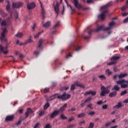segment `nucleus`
I'll return each instance as SVG.
<instances>
[{
    "instance_id": "obj_1",
    "label": "nucleus",
    "mask_w": 128,
    "mask_h": 128,
    "mask_svg": "<svg viewBox=\"0 0 128 128\" xmlns=\"http://www.w3.org/2000/svg\"><path fill=\"white\" fill-rule=\"evenodd\" d=\"M1 26H2V30H3L2 34V36L0 37V40L2 42H5L6 46L5 47H2V45H0V52H2L4 54H6L8 52V40L6 38V34L8 33V30H6V27L8 26V22L6 20H4L1 23Z\"/></svg>"
},
{
    "instance_id": "obj_2",
    "label": "nucleus",
    "mask_w": 128,
    "mask_h": 128,
    "mask_svg": "<svg viewBox=\"0 0 128 128\" xmlns=\"http://www.w3.org/2000/svg\"><path fill=\"white\" fill-rule=\"evenodd\" d=\"M112 4V3L109 2L101 8V10H104V11L100 15H98V18H101L102 20H104V18H106L104 14H106V12H108V8H110V6H111Z\"/></svg>"
},
{
    "instance_id": "obj_3",
    "label": "nucleus",
    "mask_w": 128,
    "mask_h": 128,
    "mask_svg": "<svg viewBox=\"0 0 128 128\" xmlns=\"http://www.w3.org/2000/svg\"><path fill=\"white\" fill-rule=\"evenodd\" d=\"M110 88H112V85H109L106 87L102 86L100 88L101 92L100 94V96H105L106 94H108L110 92Z\"/></svg>"
},
{
    "instance_id": "obj_4",
    "label": "nucleus",
    "mask_w": 128,
    "mask_h": 128,
    "mask_svg": "<svg viewBox=\"0 0 128 128\" xmlns=\"http://www.w3.org/2000/svg\"><path fill=\"white\" fill-rule=\"evenodd\" d=\"M117 84H120L122 88H126L128 86V80H122L116 82Z\"/></svg>"
},
{
    "instance_id": "obj_5",
    "label": "nucleus",
    "mask_w": 128,
    "mask_h": 128,
    "mask_svg": "<svg viewBox=\"0 0 128 128\" xmlns=\"http://www.w3.org/2000/svg\"><path fill=\"white\" fill-rule=\"evenodd\" d=\"M120 58V56H112L110 59L111 62L108 63V66H112V64H116Z\"/></svg>"
},
{
    "instance_id": "obj_6",
    "label": "nucleus",
    "mask_w": 128,
    "mask_h": 128,
    "mask_svg": "<svg viewBox=\"0 0 128 128\" xmlns=\"http://www.w3.org/2000/svg\"><path fill=\"white\" fill-rule=\"evenodd\" d=\"M70 98V94H66V93H64L62 95H59L58 96L57 98L58 100H66Z\"/></svg>"
},
{
    "instance_id": "obj_7",
    "label": "nucleus",
    "mask_w": 128,
    "mask_h": 128,
    "mask_svg": "<svg viewBox=\"0 0 128 128\" xmlns=\"http://www.w3.org/2000/svg\"><path fill=\"white\" fill-rule=\"evenodd\" d=\"M74 48L76 52H80V48H82V47L78 46V44L76 42H74L72 43L71 45L70 46V48Z\"/></svg>"
},
{
    "instance_id": "obj_8",
    "label": "nucleus",
    "mask_w": 128,
    "mask_h": 128,
    "mask_svg": "<svg viewBox=\"0 0 128 128\" xmlns=\"http://www.w3.org/2000/svg\"><path fill=\"white\" fill-rule=\"evenodd\" d=\"M104 29V25L102 26H97V28L90 30L89 32H88V34H92L93 32H100V30H102Z\"/></svg>"
},
{
    "instance_id": "obj_9",
    "label": "nucleus",
    "mask_w": 128,
    "mask_h": 128,
    "mask_svg": "<svg viewBox=\"0 0 128 128\" xmlns=\"http://www.w3.org/2000/svg\"><path fill=\"white\" fill-rule=\"evenodd\" d=\"M60 114V111L58 110H55L52 112L50 114V118H54L58 116Z\"/></svg>"
},
{
    "instance_id": "obj_10",
    "label": "nucleus",
    "mask_w": 128,
    "mask_h": 128,
    "mask_svg": "<svg viewBox=\"0 0 128 128\" xmlns=\"http://www.w3.org/2000/svg\"><path fill=\"white\" fill-rule=\"evenodd\" d=\"M114 26V22H110L109 23L110 27L104 28V26L103 29H102V30H104V32H106V30H112V26Z\"/></svg>"
},
{
    "instance_id": "obj_11",
    "label": "nucleus",
    "mask_w": 128,
    "mask_h": 128,
    "mask_svg": "<svg viewBox=\"0 0 128 128\" xmlns=\"http://www.w3.org/2000/svg\"><path fill=\"white\" fill-rule=\"evenodd\" d=\"M73 4H74V6L76 8H78V10H80V8H82V6L80 4V2H78V0H73Z\"/></svg>"
},
{
    "instance_id": "obj_12",
    "label": "nucleus",
    "mask_w": 128,
    "mask_h": 128,
    "mask_svg": "<svg viewBox=\"0 0 128 128\" xmlns=\"http://www.w3.org/2000/svg\"><path fill=\"white\" fill-rule=\"evenodd\" d=\"M36 8V4L34 2H32L30 4H28L27 5V8L28 10H34Z\"/></svg>"
},
{
    "instance_id": "obj_13",
    "label": "nucleus",
    "mask_w": 128,
    "mask_h": 128,
    "mask_svg": "<svg viewBox=\"0 0 128 128\" xmlns=\"http://www.w3.org/2000/svg\"><path fill=\"white\" fill-rule=\"evenodd\" d=\"M23 4L22 2H15L12 4V6L15 8H20L22 6Z\"/></svg>"
},
{
    "instance_id": "obj_14",
    "label": "nucleus",
    "mask_w": 128,
    "mask_h": 128,
    "mask_svg": "<svg viewBox=\"0 0 128 128\" xmlns=\"http://www.w3.org/2000/svg\"><path fill=\"white\" fill-rule=\"evenodd\" d=\"M14 119V115H9L6 116L5 122H12Z\"/></svg>"
},
{
    "instance_id": "obj_15",
    "label": "nucleus",
    "mask_w": 128,
    "mask_h": 128,
    "mask_svg": "<svg viewBox=\"0 0 128 128\" xmlns=\"http://www.w3.org/2000/svg\"><path fill=\"white\" fill-rule=\"evenodd\" d=\"M60 6V5L58 4V2H56V6H54V10L55 12L57 14V16H58L59 12H60V8H58Z\"/></svg>"
},
{
    "instance_id": "obj_16",
    "label": "nucleus",
    "mask_w": 128,
    "mask_h": 128,
    "mask_svg": "<svg viewBox=\"0 0 128 128\" xmlns=\"http://www.w3.org/2000/svg\"><path fill=\"white\" fill-rule=\"evenodd\" d=\"M64 0L67 4L68 8H70V10H72V12L71 13L72 14H73L74 12L76 11V8H74V7L72 6V5H70V4H68V0Z\"/></svg>"
},
{
    "instance_id": "obj_17",
    "label": "nucleus",
    "mask_w": 128,
    "mask_h": 128,
    "mask_svg": "<svg viewBox=\"0 0 128 128\" xmlns=\"http://www.w3.org/2000/svg\"><path fill=\"white\" fill-rule=\"evenodd\" d=\"M88 94H92L93 96H94L96 94V91L90 90L86 92L84 94V96H88Z\"/></svg>"
},
{
    "instance_id": "obj_18",
    "label": "nucleus",
    "mask_w": 128,
    "mask_h": 128,
    "mask_svg": "<svg viewBox=\"0 0 128 128\" xmlns=\"http://www.w3.org/2000/svg\"><path fill=\"white\" fill-rule=\"evenodd\" d=\"M41 8H42L41 14H42L44 20V18H46V16H44V15L46 14V11H44V7H42V4H41Z\"/></svg>"
},
{
    "instance_id": "obj_19",
    "label": "nucleus",
    "mask_w": 128,
    "mask_h": 128,
    "mask_svg": "<svg viewBox=\"0 0 128 128\" xmlns=\"http://www.w3.org/2000/svg\"><path fill=\"white\" fill-rule=\"evenodd\" d=\"M44 40L43 39H40L38 42V48L40 50L42 48V44H44Z\"/></svg>"
},
{
    "instance_id": "obj_20",
    "label": "nucleus",
    "mask_w": 128,
    "mask_h": 128,
    "mask_svg": "<svg viewBox=\"0 0 128 128\" xmlns=\"http://www.w3.org/2000/svg\"><path fill=\"white\" fill-rule=\"evenodd\" d=\"M117 94H118V92L114 91L109 94V96L110 98H114V96H116Z\"/></svg>"
},
{
    "instance_id": "obj_21",
    "label": "nucleus",
    "mask_w": 128,
    "mask_h": 128,
    "mask_svg": "<svg viewBox=\"0 0 128 128\" xmlns=\"http://www.w3.org/2000/svg\"><path fill=\"white\" fill-rule=\"evenodd\" d=\"M120 90V88L118 86V85L116 84L113 88H112V90H114V92H118Z\"/></svg>"
},
{
    "instance_id": "obj_22",
    "label": "nucleus",
    "mask_w": 128,
    "mask_h": 128,
    "mask_svg": "<svg viewBox=\"0 0 128 128\" xmlns=\"http://www.w3.org/2000/svg\"><path fill=\"white\" fill-rule=\"evenodd\" d=\"M74 84L77 86H79L80 88H84V84H82L80 83V82H76L74 83Z\"/></svg>"
},
{
    "instance_id": "obj_23",
    "label": "nucleus",
    "mask_w": 128,
    "mask_h": 128,
    "mask_svg": "<svg viewBox=\"0 0 128 128\" xmlns=\"http://www.w3.org/2000/svg\"><path fill=\"white\" fill-rule=\"evenodd\" d=\"M58 94H55L54 95L50 96L48 98V100H52L55 98H56V96H58Z\"/></svg>"
},
{
    "instance_id": "obj_24",
    "label": "nucleus",
    "mask_w": 128,
    "mask_h": 128,
    "mask_svg": "<svg viewBox=\"0 0 128 128\" xmlns=\"http://www.w3.org/2000/svg\"><path fill=\"white\" fill-rule=\"evenodd\" d=\"M122 102H119L118 104L113 107V110H114V108L118 109L120 108H122Z\"/></svg>"
},
{
    "instance_id": "obj_25",
    "label": "nucleus",
    "mask_w": 128,
    "mask_h": 128,
    "mask_svg": "<svg viewBox=\"0 0 128 128\" xmlns=\"http://www.w3.org/2000/svg\"><path fill=\"white\" fill-rule=\"evenodd\" d=\"M50 21H48L43 24V26L44 28H50Z\"/></svg>"
},
{
    "instance_id": "obj_26",
    "label": "nucleus",
    "mask_w": 128,
    "mask_h": 128,
    "mask_svg": "<svg viewBox=\"0 0 128 128\" xmlns=\"http://www.w3.org/2000/svg\"><path fill=\"white\" fill-rule=\"evenodd\" d=\"M0 15L4 18L8 14L6 12H4V10L2 9L0 10Z\"/></svg>"
},
{
    "instance_id": "obj_27",
    "label": "nucleus",
    "mask_w": 128,
    "mask_h": 128,
    "mask_svg": "<svg viewBox=\"0 0 128 128\" xmlns=\"http://www.w3.org/2000/svg\"><path fill=\"white\" fill-rule=\"evenodd\" d=\"M128 76V74H124L122 73L119 74V78H126V76Z\"/></svg>"
},
{
    "instance_id": "obj_28",
    "label": "nucleus",
    "mask_w": 128,
    "mask_h": 128,
    "mask_svg": "<svg viewBox=\"0 0 128 128\" xmlns=\"http://www.w3.org/2000/svg\"><path fill=\"white\" fill-rule=\"evenodd\" d=\"M15 36H16V38H22V36H24V34L20 32H18L15 35Z\"/></svg>"
},
{
    "instance_id": "obj_29",
    "label": "nucleus",
    "mask_w": 128,
    "mask_h": 128,
    "mask_svg": "<svg viewBox=\"0 0 128 128\" xmlns=\"http://www.w3.org/2000/svg\"><path fill=\"white\" fill-rule=\"evenodd\" d=\"M50 104L48 102H47L44 105V110H46L48 108H50Z\"/></svg>"
},
{
    "instance_id": "obj_30",
    "label": "nucleus",
    "mask_w": 128,
    "mask_h": 128,
    "mask_svg": "<svg viewBox=\"0 0 128 128\" xmlns=\"http://www.w3.org/2000/svg\"><path fill=\"white\" fill-rule=\"evenodd\" d=\"M8 4L6 6V10H8V12H10V2L7 1Z\"/></svg>"
},
{
    "instance_id": "obj_31",
    "label": "nucleus",
    "mask_w": 128,
    "mask_h": 128,
    "mask_svg": "<svg viewBox=\"0 0 128 128\" xmlns=\"http://www.w3.org/2000/svg\"><path fill=\"white\" fill-rule=\"evenodd\" d=\"M44 32V30H42V32H39L38 34H36V35H35V36H34V38H38V37L40 36L42 34V32Z\"/></svg>"
},
{
    "instance_id": "obj_32",
    "label": "nucleus",
    "mask_w": 128,
    "mask_h": 128,
    "mask_svg": "<svg viewBox=\"0 0 128 128\" xmlns=\"http://www.w3.org/2000/svg\"><path fill=\"white\" fill-rule=\"evenodd\" d=\"M46 114V111L44 110H42L38 114L39 116H42L44 114Z\"/></svg>"
},
{
    "instance_id": "obj_33",
    "label": "nucleus",
    "mask_w": 128,
    "mask_h": 128,
    "mask_svg": "<svg viewBox=\"0 0 128 128\" xmlns=\"http://www.w3.org/2000/svg\"><path fill=\"white\" fill-rule=\"evenodd\" d=\"M76 124L68 125V126L67 128H76Z\"/></svg>"
},
{
    "instance_id": "obj_34",
    "label": "nucleus",
    "mask_w": 128,
    "mask_h": 128,
    "mask_svg": "<svg viewBox=\"0 0 128 128\" xmlns=\"http://www.w3.org/2000/svg\"><path fill=\"white\" fill-rule=\"evenodd\" d=\"M78 118H84V116H86V114L84 113H81L78 116Z\"/></svg>"
},
{
    "instance_id": "obj_35",
    "label": "nucleus",
    "mask_w": 128,
    "mask_h": 128,
    "mask_svg": "<svg viewBox=\"0 0 128 128\" xmlns=\"http://www.w3.org/2000/svg\"><path fill=\"white\" fill-rule=\"evenodd\" d=\"M106 74H108V76H110V74H112V72L110 69H107L106 70Z\"/></svg>"
},
{
    "instance_id": "obj_36",
    "label": "nucleus",
    "mask_w": 128,
    "mask_h": 128,
    "mask_svg": "<svg viewBox=\"0 0 128 128\" xmlns=\"http://www.w3.org/2000/svg\"><path fill=\"white\" fill-rule=\"evenodd\" d=\"M98 78H100V80H106V77L104 74L99 76Z\"/></svg>"
},
{
    "instance_id": "obj_37",
    "label": "nucleus",
    "mask_w": 128,
    "mask_h": 128,
    "mask_svg": "<svg viewBox=\"0 0 128 128\" xmlns=\"http://www.w3.org/2000/svg\"><path fill=\"white\" fill-rule=\"evenodd\" d=\"M60 118L62 120H68V117L66 116L64 114H61Z\"/></svg>"
},
{
    "instance_id": "obj_38",
    "label": "nucleus",
    "mask_w": 128,
    "mask_h": 128,
    "mask_svg": "<svg viewBox=\"0 0 128 128\" xmlns=\"http://www.w3.org/2000/svg\"><path fill=\"white\" fill-rule=\"evenodd\" d=\"M128 8V4H126L125 6H123L121 10H122V12H124V10H126Z\"/></svg>"
},
{
    "instance_id": "obj_39",
    "label": "nucleus",
    "mask_w": 128,
    "mask_h": 128,
    "mask_svg": "<svg viewBox=\"0 0 128 128\" xmlns=\"http://www.w3.org/2000/svg\"><path fill=\"white\" fill-rule=\"evenodd\" d=\"M68 88H70V87H68V86H67V87H62L60 88V90L61 91H62V90H68Z\"/></svg>"
},
{
    "instance_id": "obj_40",
    "label": "nucleus",
    "mask_w": 128,
    "mask_h": 128,
    "mask_svg": "<svg viewBox=\"0 0 128 128\" xmlns=\"http://www.w3.org/2000/svg\"><path fill=\"white\" fill-rule=\"evenodd\" d=\"M128 94V91L126 90H125L124 91H122L120 93V96H124V94Z\"/></svg>"
},
{
    "instance_id": "obj_41",
    "label": "nucleus",
    "mask_w": 128,
    "mask_h": 128,
    "mask_svg": "<svg viewBox=\"0 0 128 128\" xmlns=\"http://www.w3.org/2000/svg\"><path fill=\"white\" fill-rule=\"evenodd\" d=\"M60 22H57V23L56 24H55L54 27L52 28V29H54V28H58V26H60Z\"/></svg>"
},
{
    "instance_id": "obj_42",
    "label": "nucleus",
    "mask_w": 128,
    "mask_h": 128,
    "mask_svg": "<svg viewBox=\"0 0 128 128\" xmlns=\"http://www.w3.org/2000/svg\"><path fill=\"white\" fill-rule=\"evenodd\" d=\"M74 90H76V86L74 85V84H72L71 85L70 90L72 91Z\"/></svg>"
},
{
    "instance_id": "obj_43",
    "label": "nucleus",
    "mask_w": 128,
    "mask_h": 128,
    "mask_svg": "<svg viewBox=\"0 0 128 128\" xmlns=\"http://www.w3.org/2000/svg\"><path fill=\"white\" fill-rule=\"evenodd\" d=\"M94 124L92 122H90L88 128H94Z\"/></svg>"
},
{
    "instance_id": "obj_44",
    "label": "nucleus",
    "mask_w": 128,
    "mask_h": 128,
    "mask_svg": "<svg viewBox=\"0 0 128 128\" xmlns=\"http://www.w3.org/2000/svg\"><path fill=\"white\" fill-rule=\"evenodd\" d=\"M26 112L28 114H32V112H34V111H32V110L30 108H28L27 109Z\"/></svg>"
},
{
    "instance_id": "obj_45",
    "label": "nucleus",
    "mask_w": 128,
    "mask_h": 128,
    "mask_svg": "<svg viewBox=\"0 0 128 128\" xmlns=\"http://www.w3.org/2000/svg\"><path fill=\"white\" fill-rule=\"evenodd\" d=\"M92 97H88L87 99H86L84 100V102L86 103V102H90V100H92Z\"/></svg>"
},
{
    "instance_id": "obj_46",
    "label": "nucleus",
    "mask_w": 128,
    "mask_h": 128,
    "mask_svg": "<svg viewBox=\"0 0 128 128\" xmlns=\"http://www.w3.org/2000/svg\"><path fill=\"white\" fill-rule=\"evenodd\" d=\"M34 41H32V39L29 38L27 41H26L25 44H30V42H33Z\"/></svg>"
},
{
    "instance_id": "obj_47",
    "label": "nucleus",
    "mask_w": 128,
    "mask_h": 128,
    "mask_svg": "<svg viewBox=\"0 0 128 128\" xmlns=\"http://www.w3.org/2000/svg\"><path fill=\"white\" fill-rule=\"evenodd\" d=\"M64 110L65 109H64V107H61L60 110H57L59 111V114H60V112H64Z\"/></svg>"
},
{
    "instance_id": "obj_48",
    "label": "nucleus",
    "mask_w": 128,
    "mask_h": 128,
    "mask_svg": "<svg viewBox=\"0 0 128 128\" xmlns=\"http://www.w3.org/2000/svg\"><path fill=\"white\" fill-rule=\"evenodd\" d=\"M72 53H70L68 54H67L66 56V58H72Z\"/></svg>"
},
{
    "instance_id": "obj_49",
    "label": "nucleus",
    "mask_w": 128,
    "mask_h": 128,
    "mask_svg": "<svg viewBox=\"0 0 128 128\" xmlns=\"http://www.w3.org/2000/svg\"><path fill=\"white\" fill-rule=\"evenodd\" d=\"M97 104H98V106H100V104H104V102H102V100L98 101L97 102Z\"/></svg>"
},
{
    "instance_id": "obj_50",
    "label": "nucleus",
    "mask_w": 128,
    "mask_h": 128,
    "mask_svg": "<svg viewBox=\"0 0 128 128\" xmlns=\"http://www.w3.org/2000/svg\"><path fill=\"white\" fill-rule=\"evenodd\" d=\"M87 108H90V110H93L94 108H92V104H90L87 106Z\"/></svg>"
},
{
    "instance_id": "obj_51",
    "label": "nucleus",
    "mask_w": 128,
    "mask_h": 128,
    "mask_svg": "<svg viewBox=\"0 0 128 128\" xmlns=\"http://www.w3.org/2000/svg\"><path fill=\"white\" fill-rule=\"evenodd\" d=\"M44 128H52V126L50 124H48L46 125Z\"/></svg>"
},
{
    "instance_id": "obj_52",
    "label": "nucleus",
    "mask_w": 128,
    "mask_h": 128,
    "mask_svg": "<svg viewBox=\"0 0 128 128\" xmlns=\"http://www.w3.org/2000/svg\"><path fill=\"white\" fill-rule=\"evenodd\" d=\"M120 75L118 74H115L113 77V80H116L118 78H119Z\"/></svg>"
},
{
    "instance_id": "obj_53",
    "label": "nucleus",
    "mask_w": 128,
    "mask_h": 128,
    "mask_svg": "<svg viewBox=\"0 0 128 128\" xmlns=\"http://www.w3.org/2000/svg\"><path fill=\"white\" fill-rule=\"evenodd\" d=\"M108 104H104L102 106V108H103V110H106V108H108Z\"/></svg>"
},
{
    "instance_id": "obj_54",
    "label": "nucleus",
    "mask_w": 128,
    "mask_h": 128,
    "mask_svg": "<svg viewBox=\"0 0 128 128\" xmlns=\"http://www.w3.org/2000/svg\"><path fill=\"white\" fill-rule=\"evenodd\" d=\"M34 54H35L36 56H38L40 54V51L38 50L34 51Z\"/></svg>"
},
{
    "instance_id": "obj_55",
    "label": "nucleus",
    "mask_w": 128,
    "mask_h": 128,
    "mask_svg": "<svg viewBox=\"0 0 128 128\" xmlns=\"http://www.w3.org/2000/svg\"><path fill=\"white\" fill-rule=\"evenodd\" d=\"M88 114H89V116H94V114H96V112H90Z\"/></svg>"
},
{
    "instance_id": "obj_56",
    "label": "nucleus",
    "mask_w": 128,
    "mask_h": 128,
    "mask_svg": "<svg viewBox=\"0 0 128 128\" xmlns=\"http://www.w3.org/2000/svg\"><path fill=\"white\" fill-rule=\"evenodd\" d=\"M76 110V108H74L68 110V112H74V110Z\"/></svg>"
},
{
    "instance_id": "obj_57",
    "label": "nucleus",
    "mask_w": 128,
    "mask_h": 128,
    "mask_svg": "<svg viewBox=\"0 0 128 128\" xmlns=\"http://www.w3.org/2000/svg\"><path fill=\"white\" fill-rule=\"evenodd\" d=\"M123 22H124V24H128V17L126 18L124 20Z\"/></svg>"
},
{
    "instance_id": "obj_58",
    "label": "nucleus",
    "mask_w": 128,
    "mask_h": 128,
    "mask_svg": "<svg viewBox=\"0 0 128 128\" xmlns=\"http://www.w3.org/2000/svg\"><path fill=\"white\" fill-rule=\"evenodd\" d=\"M65 10H66V8H64V6H62V16H64Z\"/></svg>"
},
{
    "instance_id": "obj_59",
    "label": "nucleus",
    "mask_w": 128,
    "mask_h": 128,
    "mask_svg": "<svg viewBox=\"0 0 128 128\" xmlns=\"http://www.w3.org/2000/svg\"><path fill=\"white\" fill-rule=\"evenodd\" d=\"M22 124V120H20L16 123V126H20Z\"/></svg>"
},
{
    "instance_id": "obj_60",
    "label": "nucleus",
    "mask_w": 128,
    "mask_h": 128,
    "mask_svg": "<svg viewBox=\"0 0 128 128\" xmlns=\"http://www.w3.org/2000/svg\"><path fill=\"white\" fill-rule=\"evenodd\" d=\"M26 118H28V117L30 116V113L26 112L25 113Z\"/></svg>"
},
{
    "instance_id": "obj_61",
    "label": "nucleus",
    "mask_w": 128,
    "mask_h": 128,
    "mask_svg": "<svg viewBox=\"0 0 128 128\" xmlns=\"http://www.w3.org/2000/svg\"><path fill=\"white\" fill-rule=\"evenodd\" d=\"M72 120H74V117L72 116L68 119V122H72Z\"/></svg>"
},
{
    "instance_id": "obj_62",
    "label": "nucleus",
    "mask_w": 128,
    "mask_h": 128,
    "mask_svg": "<svg viewBox=\"0 0 128 128\" xmlns=\"http://www.w3.org/2000/svg\"><path fill=\"white\" fill-rule=\"evenodd\" d=\"M44 92L46 93V92H50V88H46L44 90Z\"/></svg>"
},
{
    "instance_id": "obj_63",
    "label": "nucleus",
    "mask_w": 128,
    "mask_h": 128,
    "mask_svg": "<svg viewBox=\"0 0 128 128\" xmlns=\"http://www.w3.org/2000/svg\"><path fill=\"white\" fill-rule=\"evenodd\" d=\"M38 126H40V123L38 122L36 124V125L34 126V128H38Z\"/></svg>"
},
{
    "instance_id": "obj_64",
    "label": "nucleus",
    "mask_w": 128,
    "mask_h": 128,
    "mask_svg": "<svg viewBox=\"0 0 128 128\" xmlns=\"http://www.w3.org/2000/svg\"><path fill=\"white\" fill-rule=\"evenodd\" d=\"M87 4H92V0H86Z\"/></svg>"
}]
</instances>
